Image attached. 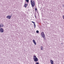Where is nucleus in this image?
<instances>
[{
	"instance_id": "14",
	"label": "nucleus",
	"mask_w": 64,
	"mask_h": 64,
	"mask_svg": "<svg viewBox=\"0 0 64 64\" xmlns=\"http://www.w3.org/2000/svg\"><path fill=\"white\" fill-rule=\"evenodd\" d=\"M34 58H37L36 57V56H34Z\"/></svg>"
},
{
	"instance_id": "6",
	"label": "nucleus",
	"mask_w": 64,
	"mask_h": 64,
	"mask_svg": "<svg viewBox=\"0 0 64 64\" xmlns=\"http://www.w3.org/2000/svg\"><path fill=\"white\" fill-rule=\"evenodd\" d=\"M6 18L9 19H10L11 18V16H7Z\"/></svg>"
},
{
	"instance_id": "5",
	"label": "nucleus",
	"mask_w": 64,
	"mask_h": 64,
	"mask_svg": "<svg viewBox=\"0 0 64 64\" xmlns=\"http://www.w3.org/2000/svg\"><path fill=\"white\" fill-rule=\"evenodd\" d=\"M31 22L33 23H34V28H36V24H35V22L33 21H32Z\"/></svg>"
},
{
	"instance_id": "10",
	"label": "nucleus",
	"mask_w": 64,
	"mask_h": 64,
	"mask_svg": "<svg viewBox=\"0 0 64 64\" xmlns=\"http://www.w3.org/2000/svg\"><path fill=\"white\" fill-rule=\"evenodd\" d=\"M50 61V62L51 64H54V62L52 60H51Z\"/></svg>"
},
{
	"instance_id": "21",
	"label": "nucleus",
	"mask_w": 64,
	"mask_h": 64,
	"mask_svg": "<svg viewBox=\"0 0 64 64\" xmlns=\"http://www.w3.org/2000/svg\"><path fill=\"white\" fill-rule=\"evenodd\" d=\"M10 16V18H11V16H12V15H11V16Z\"/></svg>"
},
{
	"instance_id": "3",
	"label": "nucleus",
	"mask_w": 64,
	"mask_h": 64,
	"mask_svg": "<svg viewBox=\"0 0 64 64\" xmlns=\"http://www.w3.org/2000/svg\"><path fill=\"white\" fill-rule=\"evenodd\" d=\"M34 60V62H37L38 61V59L37 58H33Z\"/></svg>"
},
{
	"instance_id": "13",
	"label": "nucleus",
	"mask_w": 64,
	"mask_h": 64,
	"mask_svg": "<svg viewBox=\"0 0 64 64\" xmlns=\"http://www.w3.org/2000/svg\"><path fill=\"white\" fill-rule=\"evenodd\" d=\"M36 33H39V31H38V30H36Z\"/></svg>"
},
{
	"instance_id": "8",
	"label": "nucleus",
	"mask_w": 64,
	"mask_h": 64,
	"mask_svg": "<svg viewBox=\"0 0 64 64\" xmlns=\"http://www.w3.org/2000/svg\"><path fill=\"white\" fill-rule=\"evenodd\" d=\"M0 25V27H4V26L3 24L2 23H1Z\"/></svg>"
},
{
	"instance_id": "17",
	"label": "nucleus",
	"mask_w": 64,
	"mask_h": 64,
	"mask_svg": "<svg viewBox=\"0 0 64 64\" xmlns=\"http://www.w3.org/2000/svg\"><path fill=\"white\" fill-rule=\"evenodd\" d=\"M34 16L35 17V18H36V14H34Z\"/></svg>"
},
{
	"instance_id": "11",
	"label": "nucleus",
	"mask_w": 64,
	"mask_h": 64,
	"mask_svg": "<svg viewBox=\"0 0 64 64\" xmlns=\"http://www.w3.org/2000/svg\"><path fill=\"white\" fill-rule=\"evenodd\" d=\"M27 5H28V4H24V7L25 8H26V7L27 6Z\"/></svg>"
},
{
	"instance_id": "20",
	"label": "nucleus",
	"mask_w": 64,
	"mask_h": 64,
	"mask_svg": "<svg viewBox=\"0 0 64 64\" xmlns=\"http://www.w3.org/2000/svg\"><path fill=\"white\" fill-rule=\"evenodd\" d=\"M61 44V45H62L63 44V43H62Z\"/></svg>"
},
{
	"instance_id": "19",
	"label": "nucleus",
	"mask_w": 64,
	"mask_h": 64,
	"mask_svg": "<svg viewBox=\"0 0 64 64\" xmlns=\"http://www.w3.org/2000/svg\"><path fill=\"white\" fill-rule=\"evenodd\" d=\"M62 6H63V7H64V5H63Z\"/></svg>"
},
{
	"instance_id": "12",
	"label": "nucleus",
	"mask_w": 64,
	"mask_h": 64,
	"mask_svg": "<svg viewBox=\"0 0 64 64\" xmlns=\"http://www.w3.org/2000/svg\"><path fill=\"white\" fill-rule=\"evenodd\" d=\"M25 1H26L27 3H28V2H29V0H25Z\"/></svg>"
},
{
	"instance_id": "15",
	"label": "nucleus",
	"mask_w": 64,
	"mask_h": 64,
	"mask_svg": "<svg viewBox=\"0 0 64 64\" xmlns=\"http://www.w3.org/2000/svg\"><path fill=\"white\" fill-rule=\"evenodd\" d=\"M44 38V40H46V38L45 37H44V38Z\"/></svg>"
},
{
	"instance_id": "2",
	"label": "nucleus",
	"mask_w": 64,
	"mask_h": 64,
	"mask_svg": "<svg viewBox=\"0 0 64 64\" xmlns=\"http://www.w3.org/2000/svg\"><path fill=\"white\" fill-rule=\"evenodd\" d=\"M41 34L42 36V37H43V38H44V37H45V34H44V32H42Z\"/></svg>"
},
{
	"instance_id": "16",
	"label": "nucleus",
	"mask_w": 64,
	"mask_h": 64,
	"mask_svg": "<svg viewBox=\"0 0 64 64\" xmlns=\"http://www.w3.org/2000/svg\"><path fill=\"white\" fill-rule=\"evenodd\" d=\"M36 64H39V63L38 62H37L36 63Z\"/></svg>"
},
{
	"instance_id": "7",
	"label": "nucleus",
	"mask_w": 64,
	"mask_h": 64,
	"mask_svg": "<svg viewBox=\"0 0 64 64\" xmlns=\"http://www.w3.org/2000/svg\"><path fill=\"white\" fill-rule=\"evenodd\" d=\"M40 49L41 50H44V48L43 47V46H41L40 47Z\"/></svg>"
},
{
	"instance_id": "1",
	"label": "nucleus",
	"mask_w": 64,
	"mask_h": 64,
	"mask_svg": "<svg viewBox=\"0 0 64 64\" xmlns=\"http://www.w3.org/2000/svg\"><path fill=\"white\" fill-rule=\"evenodd\" d=\"M32 1H33V0H31L30 3L32 7H33L35 6V2L34 0H33Z\"/></svg>"
},
{
	"instance_id": "9",
	"label": "nucleus",
	"mask_w": 64,
	"mask_h": 64,
	"mask_svg": "<svg viewBox=\"0 0 64 64\" xmlns=\"http://www.w3.org/2000/svg\"><path fill=\"white\" fill-rule=\"evenodd\" d=\"M33 41L35 45H36V42H35V41L34 40H33Z\"/></svg>"
},
{
	"instance_id": "18",
	"label": "nucleus",
	"mask_w": 64,
	"mask_h": 64,
	"mask_svg": "<svg viewBox=\"0 0 64 64\" xmlns=\"http://www.w3.org/2000/svg\"><path fill=\"white\" fill-rule=\"evenodd\" d=\"M37 8H36L35 9V11H37Z\"/></svg>"
},
{
	"instance_id": "4",
	"label": "nucleus",
	"mask_w": 64,
	"mask_h": 64,
	"mask_svg": "<svg viewBox=\"0 0 64 64\" xmlns=\"http://www.w3.org/2000/svg\"><path fill=\"white\" fill-rule=\"evenodd\" d=\"M0 32L1 33H3L4 32V30H3V29L2 28H0Z\"/></svg>"
}]
</instances>
